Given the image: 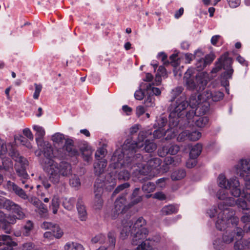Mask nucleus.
Returning <instances> with one entry per match:
<instances>
[{
    "label": "nucleus",
    "instance_id": "nucleus-1",
    "mask_svg": "<svg viewBox=\"0 0 250 250\" xmlns=\"http://www.w3.org/2000/svg\"><path fill=\"white\" fill-rule=\"evenodd\" d=\"M217 183L222 189L218 191L216 196L222 201L218 204V207L213 206L208 209L207 214L211 218L217 216L216 227L218 230H223L229 228L235 227L239 222V218L234 216V210L229 207L236 205L239 208H246L247 202L242 198L235 200L233 198L229 196L227 189L230 190L231 194L234 197H238L241 194L237 178L232 177L227 180L224 175L220 174L218 177Z\"/></svg>",
    "mask_w": 250,
    "mask_h": 250
},
{
    "label": "nucleus",
    "instance_id": "nucleus-2",
    "mask_svg": "<svg viewBox=\"0 0 250 250\" xmlns=\"http://www.w3.org/2000/svg\"><path fill=\"white\" fill-rule=\"evenodd\" d=\"M146 221L142 217H139L134 223L126 221L123 224V228L120 232L121 239L124 240L127 238L129 234L132 237V244L137 245L141 241L135 250H153V247L150 242L158 243L160 241L159 234L147 238L148 230L146 228Z\"/></svg>",
    "mask_w": 250,
    "mask_h": 250
},
{
    "label": "nucleus",
    "instance_id": "nucleus-3",
    "mask_svg": "<svg viewBox=\"0 0 250 250\" xmlns=\"http://www.w3.org/2000/svg\"><path fill=\"white\" fill-rule=\"evenodd\" d=\"M135 144H132L130 140H125L122 148L116 150L111 159V166L114 168L120 167L118 177L120 180H127L130 173L132 174V169L130 167L134 165L135 160L134 148Z\"/></svg>",
    "mask_w": 250,
    "mask_h": 250
},
{
    "label": "nucleus",
    "instance_id": "nucleus-4",
    "mask_svg": "<svg viewBox=\"0 0 250 250\" xmlns=\"http://www.w3.org/2000/svg\"><path fill=\"white\" fill-rule=\"evenodd\" d=\"M135 160L132 161L133 166L130 167L132 169L133 177L139 180L142 176L147 175L153 169L157 168L161 164V160L158 158H152L148 160L146 156L141 153H136Z\"/></svg>",
    "mask_w": 250,
    "mask_h": 250
},
{
    "label": "nucleus",
    "instance_id": "nucleus-5",
    "mask_svg": "<svg viewBox=\"0 0 250 250\" xmlns=\"http://www.w3.org/2000/svg\"><path fill=\"white\" fill-rule=\"evenodd\" d=\"M188 106L186 96L183 94L175 101L171 102L168 107L169 111V118L170 125L175 126L178 124L181 126L182 124L186 122L185 110Z\"/></svg>",
    "mask_w": 250,
    "mask_h": 250
},
{
    "label": "nucleus",
    "instance_id": "nucleus-6",
    "mask_svg": "<svg viewBox=\"0 0 250 250\" xmlns=\"http://www.w3.org/2000/svg\"><path fill=\"white\" fill-rule=\"evenodd\" d=\"M45 172L49 175L50 181L54 184L60 181L61 176L66 177L71 173V166L66 162H62L59 165L54 161L49 160L46 163Z\"/></svg>",
    "mask_w": 250,
    "mask_h": 250
},
{
    "label": "nucleus",
    "instance_id": "nucleus-7",
    "mask_svg": "<svg viewBox=\"0 0 250 250\" xmlns=\"http://www.w3.org/2000/svg\"><path fill=\"white\" fill-rule=\"evenodd\" d=\"M195 73L194 68L188 69L185 73L184 80L188 90L199 92L205 88L208 83V80L202 74L195 75Z\"/></svg>",
    "mask_w": 250,
    "mask_h": 250
},
{
    "label": "nucleus",
    "instance_id": "nucleus-8",
    "mask_svg": "<svg viewBox=\"0 0 250 250\" xmlns=\"http://www.w3.org/2000/svg\"><path fill=\"white\" fill-rule=\"evenodd\" d=\"M11 156L16 161L15 169L18 176L20 177V181L21 183L24 185V188L26 189L30 188V190L33 188V186L30 184L28 179L29 175L26 171V167L27 166V161L20 156L19 153L13 150L11 152Z\"/></svg>",
    "mask_w": 250,
    "mask_h": 250
},
{
    "label": "nucleus",
    "instance_id": "nucleus-9",
    "mask_svg": "<svg viewBox=\"0 0 250 250\" xmlns=\"http://www.w3.org/2000/svg\"><path fill=\"white\" fill-rule=\"evenodd\" d=\"M232 60L228 56L227 53H225L218 59L216 63L215 67L212 69V72L216 73L222 67L226 70L222 74L221 83L222 86L227 87L229 85L228 79H231L233 70L231 67Z\"/></svg>",
    "mask_w": 250,
    "mask_h": 250
},
{
    "label": "nucleus",
    "instance_id": "nucleus-10",
    "mask_svg": "<svg viewBox=\"0 0 250 250\" xmlns=\"http://www.w3.org/2000/svg\"><path fill=\"white\" fill-rule=\"evenodd\" d=\"M186 122L184 124V126L186 127L194 126L198 127H205L208 122V118L206 116H202L196 115V112L194 110H188L186 115Z\"/></svg>",
    "mask_w": 250,
    "mask_h": 250
},
{
    "label": "nucleus",
    "instance_id": "nucleus-11",
    "mask_svg": "<svg viewBox=\"0 0 250 250\" xmlns=\"http://www.w3.org/2000/svg\"><path fill=\"white\" fill-rule=\"evenodd\" d=\"M99 179H97L94 184V192L95 194L93 200V207L96 209H100L102 208L103 204V200L102 198V195L103 193L104 183L100 182Z\"/></svg>",
    "mask_w": 250,
    "mask_h": 250
},
{
    "label": "nucleus",
    "instance_id": "nucleus-12",
    "mask_svg": "<svg viewBox=\"0 0 250 250\" xmlns=\"http://www.w3.org/2000/svg\"><path fill=\"white\" fill-rule=\"evenodd\" d=\"M40 147V150H37L35 151V154L40 156L41 155V153L42 152L45 158L43 160V169L45 171V167L46 166L47 161L49 160L54 161L52 159L54 157L53 148L51 145L48 142H45L44 145L42 146H38Z\"/></svg>",
    "mask_w": 250,
    "mask_h": 250
},
{
    "label": "nucleus",
    "instance_id": "nucleus-13",
    "mask_svg": "<svg viewBox=\"0 0 250 250\" xmlns=\"http://www.w3.org/2000/svg\"><path fill=\"white\" fill-rule=\"evenodd\" d=\"M244 235L243 230L238 227L235 228L234 229H228L224 233L222 236V239L225 244H229L234 240L235 237L236 239H241Z\"/></svg>",
    "mask_w": 250,
    "mask_h": 250
},
{
    "label": "nucleus",
    "instance_id": "nucleus-14",
    "mask_svg": "<svg viewBox=\"0 0 250 250\" xmlns=\"http://www.w3.org/2000/svg\"><path fill=\"white\" fill-rule=\"evenodd\" d=\"M7 149L6 145L2 143L0 145V158L2 161V165H0V170H4L5 171H9L13 169V163L9 158L5 156L7 153Z\"/></svg>",
    "mask_w": 250,
    "mask_h": 250
},
{
    "label": "nucleus",
    "instance_id": "nucleus-15",
    "mask_svg": "<svg viewBox=\"0 0 250 250\" xmlns=\"http://www.w3.org/2000/svg\"><path fill=\"white\" fill-rule=\"evenodd\" d=\"M236 173L241 177L250 174V159H241L238 164L235 166Z\"/></svg>",
    "mask_w": 250,
    "mask_h": 250
},
{
    "label": "nucleus",
    "instance_id": "nucleus-16",
    "mask_svg": "<svg viewBox=\"0 0 250 250\" xmlns=\"http://www.w3.org/2000/svg\"><path fill=\"white\" fill-rule=\"evenodd\" d=\"M151 132H149V131H140L138 136V140L137 142L133 140L132 138H128L126 139L125 140H130L131 143L132 144H135V147L134 148V155L136 153H140V149L143 147L144 146V144L142 143L144 139L146 138L147 136L149 134H151Z\"/></svg>",
    "mask_w": 250,
    "mask_h": 250
},
{
    "label": "nucleus",
    "instance_id": "nucleus-17",
    "mask_svg": "<svg viewBox=\"0 0 250 250\" xmlns=\"http://www.w3.org/2000/svg\"><path fill=\"white\" fill-rule=\"evenodd\" d=\"M126 199L125 195H123L116 199L115 202L114 208L113 209L114 218L119 215L120 213H122L125 212L126 209L129 208L125 205Z\"/></svg>",
    "mask_w": 250,
    "mask_h": 250
},
{
    "label": "nucleus",
    "instance_id": "nucleus-18",
    "mask_svg": "<svg viewBox=\"0 0 250 250\" xmlns=\"http://www.w3.org/2000/svg\"><path fill=\"white\" fill-rule=\"evenodd\" d=\"M180 150V146L175 144L165 145L158 149V155L161 157H165L167 154L175 155Z\"/></svg>",
    "mask_w": 250,
    "mask_h": 250
},
{
    "label": "nucleus",
    "instance_id": "nucleus-19",
    "mask_svg": "<svg viewBox=\"0 0 250 250\" xmlns=\"http://www.w3.org/2000/svg\"><path fill=\"white\" fill-rule=\"evenodd\" d=\"M6 209L12 211V212L15 214V215L17 219H22L25 216V214L22 212V209L20 206L11 201H6Z\"/></svg>",
    "mask_w": 250,
    "mask_h": 250
},
{
    "label": "nucleus",
    "instance_id": "nucleus-20",
    "mask_svg": "<svg viewBox=\"0 0 250 250\" xmlns=\"http://www.w3.org/2000/svg\"><path fill=\"white\" fill-rule=\"evenodd\" d=\"M6 187L9 190L13 191L21 198L24 200L28 199L27 195L22 188L19 187L14 183L8 181L6 183Z\"/></svg>",
    "mask_w": 250,
    "mask_h": 250
},
{
    "label": "nucleus",
    "instance_id": "nucleus-21",
    "mask_svg": "<svg viewBox=\"0 0 250 250\" xmlns=\"http://www.w3.org/2000/svg\"><path fill=\"white\" fill-rule=\"evenodd\" d=\"M80 150L84 161L87 162L91 161L93 150L91 146L86 142H83L80 145Z\"/></svg>",
    "mask_w": 250,
    "mask_h": 250
},
{
    "label": "nucleus",
    "instance_id": "nucleus-22",
    "mask_svg": "<svg viewBox=\"0 0 250 250\" xmlns=\"http://www.w3.org/2000/svg\"><path fill=\"white\" fill-rule=\"evenodd\" d=\"M244 232L248 233L250 234V224H246L244 227ZM245 247L250 249V238L246 240H237L235 242L234 248L235 249H242Z\"/></svg>",
    "mask_w": 250,
    "mask_h": 250
},
{
    "label": "nucleus",
    "instance_id": "nucleus-23",
    "mask_svg": "<svg viewBox=\"0 0 250 250\" xmlns=\"http://www.w3.org/2000/svg\"><path fill=\"white\" fill-rule=\"evenodd\" d=\"M33 129L36 131L35 139L38 146L44 145L45 141L43 140L45 132L44 128L37 125H34Z\"/></svg>",
    "mask_w": 250,
    "mask_h": 250
},
{
    "label": "nucleus",
    "instance_id": "nucleus-24",
    "mask_svg": "<svg viewBox=\"0 0 250 250\" xmlns=\"http://www.w3.org/2000/svg\"><path fill=\"white\" fill-rule=\"evenodd\" d=\"M203 96L206 100L211 99L214 102H217L222 99L224 96V93L219 91H211L207 90L203 92Z\"/></svg>",
    "mask_w": 250,
    "mask_h": 250
},
{
    "label": "nucleus",
    "instance_id": "nucleus-25",
    "mask_svg": "<svg viewBox=\"0 0 250 250\" xmlns=\"http://www.w3.org/2000/svg\"><path fill=\"white\" fill-rule=\"evenodd\" d=\"M63 149L66 154L70 156H77L79 155L78 150L74 147L73 141L71 139H66Z\"/></svg>",
    "mask_w": 250,
    "mask_h": 250
},
{
    "label": "nucleus",
    "instance_id": "nucleus-26",
    "mask_svg": "<svg viewBox=\"0 0 250 250\" xmlns=\"http://www.w3.org/2000/svg\"><path fill=\"white\" fill-rule=\"evenodd\" d=\"M204 97L203 93L201 94H192L189 98V102H188L189 108H191L190 110H194L195 111V109L202 103Z\"/></svg>",
    "mask_w": 250,
    "mask_h": 250
},
{
    "label": "nucleus",
    "instance_id": "nucleus-27",
    "mask_svg": "<svg viewBox=\"0 0 250 250\" xmlns=\"http://www.w3.org/2000/svg\"><path fill=\"white\" fill-rule=\"evenodd\" d=\"M17 217L15 215L6 216L5 222L1 226L2 229L6 233L10 234L12 230L11 224H14L16 222Z\"/></svg>",
    "mask_w": 250,
    "mask_h": 250
},
{
    "label": "nucleus",
    "instance_id": "nucleus-28",
    "mask_svg": "<svg viewBox=\"0 0 250 250\" xmlns=\"http://www.w3.org/2000/svg\"><path fill=\"white\" fill-rule=\"evenodd\" d=\"M98 179L100 180V182H101L104 183L103 185V189L104 188L107 190H111L116 185V179L114 176L111 175V174H108L106 175L105 181L99 178Z\"/></svg>",
    "mask_w": 250,
    "mask_h": 250
},
{
    "label": "nucleus",
    "instance_id": "nucleus-29",
    "mask_svg": "<svg viewBox=\"0 0 250 250\" xmlns=\"http://www.w3.org/2000/svg\"><path fill=\"white\" fill-rule=\"evenodd\" d=\"M107 166V161L102 160L101 161H97L93 164L94 172L97 176H100L105 171Z\"/></svg>",
    "mask_w": 250,
    "mask_h": 250
},
{
    "label": "nucleus",
    "instance_id": "nucleus-30",
    "mask_svg": "<svg viewBox=\"0 0 250 250\" xmlns=\"http://www.w3.org/2000/svg\"><path fill=\"white\" fill-rule=\"evenodd\" d=\"M140 192V189L139 188H136L133 190L130 196V202L128 205L129 207L142 201L143 196L141 195Z\"/></svg>",
    "mask_w": 250,
    "mask_h": 250
},
{
    "label": "nucleus",
    "instance_id": "nucleus-31",
    "mask_svg": "<svg viewBox=\"0 0 250 250\" xmlns=\"http://www.w3.org/2000/svg\"><path fill=\"white\" fill-rule=\"evenodd\" d=\"M77 208L79 218L81 221H84L87 218V212L83 202L81 198H79L77 204Z\"/></svg>",
    "mask_w": 250,
    "mask_h": 250
},
{
    "label": "nucleus",
    "instance_id": "nucleus-32",
    "mask_svg": "<svg viewBox=\"0 0 250 250\" xmlns=\"http://www.w3.org/2000/svg\"><path fill=\"white\" fill-rule=\"evenodd\" d=\"M179 126V128H186V126H184V124L183 123L182 125L181 126L180 125L178 124L177 125H176L175 126H171L170 125V120H169V128L167 129V131H165V134L167 135V137H166L165 139L166 140H170L172 138H173L177 134V127Z\"/></svg>",
    "mask_w": 250,
    "mask_h": 250
},
{
    "label": "nucleus",
    "instance_id": "nucleus-33",
    "mask_svg": "<svg viewBox=\"0 0 250 250\" xmlns=\"http://www.w3.org/2000/svg\"><path fill=\"white\" fill-rule=\"evenodd\" d=\"M154 84L147 83H142L140 86L142 88H144L147 92V94H150L155 96H159L161 94V91L159 88L153 86Z\"/></svg>",
    "mask_w": 250,
    "mask_h": 250
},
{
    "label": "nucleus",
    "instance_id": "nucleus-34",
    "mask_svg": "<svg viewBox=\"0 0 250 250\" xmlns=\"http://www.w3.org/2000/svg\"><path fill=\"white\" fill-rule=\"evenodd\" d=\"M107 145L104 144L102 146L99 148L96 151L95 157L96 161H101L102 160H105V156L107 154V150L106 149Z\"/></svg>",
    "mask_w": 250,
    "mask_h": 250
},
{
    "label": "nucleus",
    "instance_id": "nucleus-35",
    "mask_svg": "<svg viewBox=\"0 0 250 250\" xmlns=\"http://www.w3.org/2000/svg\"><path fill=\"white\" fill-rule=\"evenodd\" d=\"M202 150V146L201 144L198 143L193 146L190 151L189 156L192 159H195L198 157Z\"/></svg>",
    "mask_w": 250,
    "mask_h": 250
},
{
    "label": "nucleus",
    "instance_id": "nucleus-36",
    "mask_svg": "<svg viewBox=\"0 0 250 250\" xmlns=\"http://www.w3.org/2000/svg\"><path fill=\"white\" fill-rule=\"evenodd\" d=\"M208 100L205 99V97H203L202 103L200 104L195 109V111H198L200 114H205L208 110L209 103L207 102Z\"/></svg>",
    "mask_w": 250,
    "mask_h": 250
},
{
    "label": "nucleus",
    "instance_id": "nucleus-37",
    "mask_svg": "<svg viewBox=\"0 0 250 250\" xmlns=\"http://www.w3.org/2000/svg\"><path fill=\"white\" fill-rule=\"evenodd\" d=\"M186 175V170L181 168L174 170L171 174V178L173 181H178L183 179Z\"/></svg>",
    "mask_w": 250,
    "mask_h": 250
},
{
    "label": "nucleus",
    "instance_id": "nucleus-38",
    "mask_svg": "<svg viewBox=\"0 0 250 250\" xmlns=\"http://www.w3.org/2000/svg\"><path fill=\"white\" fill-rule=\"evenodd\" d=\"M178 210V206L173 205H169L164 207L161 210V212L163 215H168L172 213H177Z\"/></svg>",
    "mask_w": 250,
    "mask_h": 250
},
{
    "label": "nucleus",
    "instance_id": "nucleus-39",
    "mask_svg": "<svg viewBox=\"0 0 250 250\" xmlns=\"http://www.w3.org/2000/svg\"><path fill=\"white\" fill-rule=\"evenodd\" d=\"M64 250H84L81 244L74 242H68L64 246Z\"/></svg>",
    "mask_w": 250,
    "mask_h": 250
},
{
    "label": "nucleus",
    "instance_id": "nucleus-40",
    "mask_svg": "<svg viewBox=\"0 0 250 250\" xmlns=\"http://www.w3.org/2000/svg\"><path fill=\"white\" fill-rule=\"evenodd\" d=\"M184 88L182 86H177L172 89L170 92V102H173L175 100L177 99L180 96L183 95L182 93L183 91Z\"/></svg>",
    "mask_w": 250,
    "mask_h": 250
},
{
    "label": "nucleus",
    "instance_id": "nucleus-41",
    "mask_svg": "<svg viewBox=\"0 0 250 250\" xmlns=\"http://www.w3.org/2000/svg\"><path fill=\"white\" fill-rule=\"evenodd\" d=\"M156 148L157 146L154 143L150 140H146L145 142L144 147L140 149V150H145L146 152L149 153L154 151Z\"/></svg>",
    "mask_w": 250,
    "mask_h": 250
},
{
    "label": "nucleus",
    "instance_id": "nucleus-42",
    "mask_svg": "<svg viewBox=\"0 0 250 250\" xmlns=\"http://www.w3.org/2000/svg\"><path fill=\"white\" fill-rule=\"evenodd\" d=\"M181 159L177 156L175 158L168 156L165 158L164 160L165 165L166 166L168 165H172V166H177L179 163L180 162Z\"/></svg>",
    "mask_w": 250,
    "mask_h": 250
},
{
    "label": "nucleus",
    "instance_id": "nucleus-43",
    "mask_svg": "<svg viewBox=\"0 0 250 250\" xmlns=\"http://www.w3.org/2000/svg\"><path fill=\"white\" fill-rule=\"evenodd\" d=\"M143 191L147 193H150L153 192L156 188V185L154 183L147 182L145 183L142 187Z\"/></svg>",
    "mask_w": 250,
    "mask_h": 250
},
{
    "label": "nucleus",
    "instance_id": "nucleus-44",
    "mask_svg": "<svg viewBox=\"0 0 250 250\" xmlns=\"http://www.w3.org/2000/svg\"><path fill=\"white\" fill-rule=\"evenodd\" d=\"M167 123V118L160 117L159 118H157L156 120V123L154 125V127L155 128H158V129L162 130L163 128L166 125Z\"/></svg>",
    "mask_w": 250,
    "mask_h": 250
},
{
    "label": "nucleus",
    "instance_id": "nucleus-45",
    "mask_svg": "<svg viewBox=\"0 0 250 250\" xmlns=\"http://www.w3.org/2000/svg\"><path fill=\"white\" fill-rule=\"evenodd\" d=\"M105 236L103 234L99 233L92 238L91 241L93 244H103L105 243Z\"/></svg>",
    "mask_w": 250,
    "mask_h": 250
},
{
    "label": "nucleus",
    "instance_id": "nucleus-46",
    "mask_svg": "<svg viewBox=\"0 0 250 250\" xmlns=\"http://www.w3.org/2000/svg\"><path fill=\"white\" fill-rule=\"evenodd\" d=\"M201 137V133L197 131H190L188 130V139L191 141H196Z\"/></svg>",
    "mask_w": 250,
    "mask_h": 250
},
{
    "label": "nucleus",
    "instance_id": "nucleus-47",
    "mask_svg": "<svg viewBox=\"0 0 250 250\" xmlns=\"http://www.w3.org/2000/svg\"><path fill=\"white\" fill-rule=\"evenodd\" d=\"M108 247L113 249L116 244V233L114 231H111L108 233Z\"/></svg>",
    "mask_w": 250,
    "mask_h": 250
},
{
    "label": "nucleus",
    "instance_id": "nucleus-48",
    "mask_svg": "<svg viewBox=\"0 0 250 250\" xmlns=\"http://www.w3.org/2000/svg\"><path fill=\"white\" fill-rule=\"evenodd\" d=\"M70 185L76 189H78L81 186L80 180L78 176L74 175L69 180Z\"/></svg>",
    "mask_w": 250,
    "mask_h": 250
},
{
    "label": "nucleus",
    "instance_id": "nucleus-49",
    "mask_svg": "<svg viewBox=\"0 0 250 250\" xmlns=\"http://www.w3.org/2000/svg\"><path fill=\"white\" fill-rule=\"evenodd\" d=\"M225 244L223 239L217 238L213 240V248L215 250H224L225 248Z\"/></svg>",
    "mask_w": 250,
    "mask_h": 250
},
{
    "label": "nucleus",
    "instance_id": "nucleus-50",
    "mask_svg": "<svg viewBox=\"0 0 250 250\" xmlns=\"http://www.w3.org/2000/svg\"><path fill=\"white\" fill-rule=\"evenodd\" d=\"M148 95L144 101V104L146 107H153L155 106V98L153 95L147 94Z\"/></svg>",
    "mask_w": 250,
    "mask_h": 250
},
{
    "label": "nucleus",
    "instance_id": "nucleus-51",
    "mask_svg": "<svg viewBox=\"0 0 250 250\" xmlns=\"http://www.w3.org/2000/svg\"><path fill=\"white\" fill-rule=\"evenodd\" d=\"M75 203V200L74 198L65 199L63 202V206L65 209L71 210L73 208Z\"/></svg>",
    "mask_w": 250,
    "mask_h": 250
},
{
    "label": "nucleus",
    "instance_id": "nucleus-52",
    "mask_svg": "<svg viewBox=\"0 0 250 250\" xmlns=\"http://www.w3.org/2000/svg\"><path fill=\"white\" fill-rule=\"evenodd\" d=\"M59 206V198L57 196H54L53 197L51 201V207L52 208V211L54 214H56L57 213Z\"/></svg>",
    "mask_w": 250,
    "mask_h": 250
},
{
    "label": "nucleus",
    "instance_id": "nucleus-53",
    "mask_svg": "<svg viewBox=\"0 0 250 250\" xmlns=\"http://www.w3.org/2000/svg\"><path fill=\"white\" fill-rule=\"evenodd\" d=\"M242 210H247L248 212H244L243 216L241 218V221L243 223H248L250 222V208H249L248 204L247 203L246 208H241Z\"/></svg>",
    "mask_w": 250,
    "mask_h": 250
},
{
    "label": "nucleus",
    "instance_id": "nucleus-54",
    "mask_svg": "<svg viewBox=\"0 0 250 250\" xmlns=\"http://www.w3.org/2000/svg\"><path fill=\"white\" fill-rule=\"evenodd\" d=\"M65 139L63 134L57 132L52 136L51 140L55 143L59 144Z\"/></svg>",
    "mask_w": 250,
    "mask_h": 250
},
{
    "label": "nucleus",
    "instance_id": "nucleus-55",
    "mask_svg": "<svg viewBox=\"0 0 250 250\" xmlns=\"http://www.w3.org/2000/svg\"><path fill=\"white\" fill-rule=\"evenodd\" d=\"M51 231H52L54 236L57 239H60L63 235V232L60 229L59 226L55 225Z\"/></svg>",
    "mask_w": 250,
    "mask_h": 250
},
{
    "label": "nucleus",
    "instance_id": "nucleus-56",
    "mask_svg": "<svg viewBox=\"0 0 250 250\" xmlns=\"http://www.w3.org/2000/svg\"><path fill=\"white\" fill-rule=\"evenodd\" d=\"M33 227V223L31 221L28 220L24 226L23 234L25 236H28L30 234V231L32 229Z\"/></svg>",
    "mask_w": 250,
    "mask_h": 250
},
{
    "label": "nucleus",
    "instance_id": "nucleus-57",
    "mask_svg": "<svg viewBox=\"0 0 250 250\" xmlns=\"http://www.w3.org/2000/svg\"><path fill=\"white\" fill-rule=\"evenodd\" d=\"M39 179L42 185L46 189H48L51 187V184L49 182V180H50L49 178H48L45 176H40Z\"/></svg>",
    "mask_w": 250,
    "mask_h": 250
},
{
    "label": "nucleus",
    "instance_id": "nucleus-58",
    "mask_svg": "<svg viewBox=\"0 0 250 250\" xmlns=\"http://www.w3.org/2000/svg\"><path fill=\"white\" fill-rule=\"evenodd\" d=\"M0 240H2L4 243H5L7 245L16 246L17 245L16 243L12 241L11 237L9 235H0Z\"/></svg>",
    "mask_w": 250,
    "mask_h": 250
},
{
    "label": "nucleus",
    "instance_id": "nucleus-59",
    "mask_svg": "<svg viewBox=\"0 0 250 250\" xmlns=\"http://www.w3.org/2000/svg\"><path fill=\"white\" fill-rule=\"evenodd\" d=\"M140 87V89L136 90L134 93V97L137 100H142L145 96V92L143 89L146 90V89L141 86Z\"/></svg>",
    "mask_w": 250,
    "mask_h": 250
},
{
    "label": "nucleus",
    "instance_id": "nucleus-60",
    "mask_svg": "<svg viewBox=\"0 0 250 250\" xmlns=\"http://www.w3.org/2000/svg\"><path fill=\"white\" fill-rule=\"evenodd\" d=\"M196 66L198 71L203 69L207 66L206 60L204 58L199 59L197 61Z\"/></svg>",
    "mask_w": 250,
    "mask_h": 250
},
{
    "label": "nucleus",
    "instance_id": "nucleus-61",
    "mask_svg": "<svg viewBox=\"0 0 250 250\" xmlns=\"http://www.w3.org/2000/svg\"><path fill=\"white\" fill-rule=\"evenodd\" d=\"M35 247L34 243L27 242L22 244L21 246V250H31Z\"/></svg>",
    "mask_w": 250,
    "mask_h": 250
},
{
    "label": "nucleus",
    "instance_id": "nucleus-62",
    "mask_svg": "<svg viewBox=\"0 0 250 250\" xmlns=\"http://www.w3.org/2000/svg\"><path fill=\"white\" fill-rule=\"evenodd\" d=\"M35 90L33 94V98L35 99H38L42 91V86L41 84L35 83Z\"/></svg>",
    "mask_w": 250,
    "mask_h": 250
},
{
    "label": "nucleus",
    "instance_id": "nucleus-63",
    "mask_svg": "<svg viewBox=\"0 0 250 250\" xmlns=\"http://www.w3.org/2000/svg\"><path fill=\"white\" fill-rule=\"evenodd\" d=\"M188 130H185L179 134L177 137V140L179 142L184 141L188 139Z\"/></svg>",
    "mask_w": 250,
    "mask_h": 250
},
{
    "label": "nucleus",
    "instance_id": "nucleus-64",
    "mask_svg": "<svg viewBox=\"0 0 250 250\" xmlns=\"http://www.w3.org/2000/svg\"><path fill=\"white\" fill-rule=\"evenodd\" d=\"M130 185L128 183H125L118 186L113 192V194L118 193L120 191L128 188Z\"/></svg>",
    "mask_w": 250,
    "mask_h": 250
}]
</instances>
